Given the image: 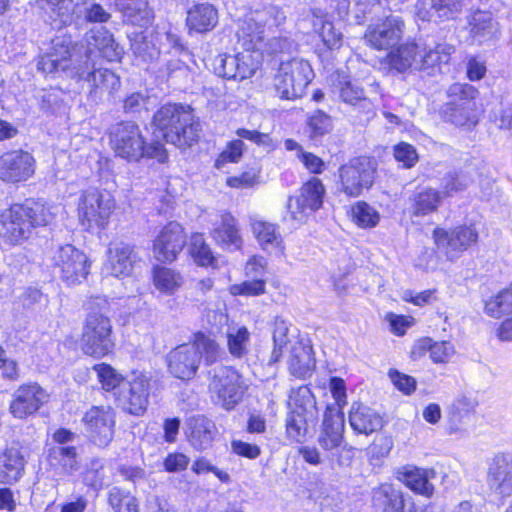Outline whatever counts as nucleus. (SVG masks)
I'll list each match as a JSON object with an SVG mask.
<instances>
[{"label": "nucleus", "instance_id": "nucleus-1", "mask_svg": "<svg viewBox=\"0 0 512 512\" xmlns=\"http://www.w3.org/2000/svg\"><path fill=\"white\" fill-rule=\"evenodd\" d=\"M53 218L43 203L26 200L14 204L0 214V236L11 245L19 244L30 237L34 228L48 225Z\"/></svg>", "mask_w": 512, "mask_h": 512}, {"label": "nucleus", "instance_id": "nucleus-2", "mask_svg": "<svg viewBox=\"0 0 512 512\" xmlns=\"http://www.w3.org/2000/svg\"><path fill=\"white\" fill-rule=\"evenodd\" d=\"M154 134L178 148L190 147L199 138L200 124L189 106L166 104L153 116Z\"/></svg>", "mask_w": 512, "mask_h": 512}, {"label": "nucleus", "instance_id": "nucleus-3", "mask_svg": "<svg viewBox=\"0 0 512 512\" xmlns=\"http://www.w3.org/2000/svg\"><path fill=\"white\" fill-rule=\"evenodd\" d=\"M202 357L207 365H212L220 357V348L210 336L198 332L192 342L178 345L168 353V371L178 379L190 380L196 375Z\"/></svg>", "mask_w": 512, "mask_h": 512}, {"label": "nucleus", "instance_id": "nucleus-4", "mask_svg": "<svg viewBox=\"0 0 512 512\" xmlns=\"http://www.w3.org/2000/svg\"><path fill=\"white\" fill-rule=\"evenodd\" d=\"M110 145L115 154L128 162H139L143 158L156 159L164 163L167 152L160 142L147 143L140 127L133 121H121L110 127Z\"/></svg>", "mask_w": 512, "mask_h": 512}, {"label": "nucleus", "instance_id": "nucleus-5", "mask_svg": "<svg viewBox=\"0 0 512 512\" xmlns=\"http://www.w3.org/2000/svg\"><path fill=\"white\" fill-rule=\"evenodd\" d=\"M209 373L208 387L214 403L227 411L233 410L248 388L242 375L231 366L216 367Z\"/></svg>", "mask_w": 512, "mask_h": 512}, {"label": "nucleus", "instance_id": "nucleus-6", "mask_svg": "<svg viewBox=\"0 0 512 512\" xmlns=\"http://www.w3.org/2000/svg\"><path fill=\"white\" fill-rule=\"evenodd\" d=\"M92 50L85 55L83 65L76 69L79 79L89 85L88 101L99 104L109 101L121 88L120 77L107 68H96L91 60Z\"/></svg>", "mask_w": 512, "mask_h": 512}, {"label": "nucleus", "instance_id": "nucleus-7", "mask_svg": "<svg viewBox=\"0 0 512 512\" xmlns=\"http://www.w3.org/2000/svg\"><path fill=\"white\" fill-rule=\"evenodd\" d=\"M312 78L309 62L294 58L281 62L274 77V87L280 98L294 100L304 95Z\"/></svg>", "mask_w": 512, "mask_h": 512}, {"label": "nucleus", "instance_id": "nucleus-8", "mask_svg": "<svg viewBox=\"0 0 512 512\" xmlns=\"http://www.w3.org/2000/svg\"><path fill=\"white\" fill-rule=\"evenodd\" d=\"M115 207V200L108 191L88 189L79 197L78 217L87 229H103L108 225Z\"/></svg>", "mask_w": 512, "mask_h": 512}, {"label": "nucleus", "instance_id": "nucleus-9", "mask_svg": "<svg viewBox=\"0 0 512 512\" xmlns=\"http://www.w3.org/2000/svg\"><path fill=\"white\" fill-rule=\"evenodd\" d=\"M448 94L452 100L445 106V119L456 126H475L478 122L474 102L477 89L467 83H454L449 87Z\"/></svg>", "mask_w": 512, "mask_h": 512}, {"label": "nucleus", "instance_id": "nucleus-10", "mask_svg": "<svg viewBox=\"0 0 512 512\" xmlns=\"http://www.w3.org/2000/svg\"><path fill=\"white\" fill-rule=\"evenodd\" d=\"M112 324L110 319L97 312L88 314L82 332V349L85 354L100 358L112 351Z\"/></svg>", "mask_w": 512, "mask_h": 512}, {"label": "nucleus", "instance_id": "nucleus-11", "mask_svg": "<svg viewBox=\"0 0 512 512\" xmlns=\"http://www.w3.org/2000/svg\"><path fill=\"white\" fill-rule=\"evenodd\" d=\"M150 389L149 378L134 372L126 377L116 392L115 401L123 411L135 416L143 415L149 403Z\"/></svg>", "mask_w": 512, "mask_h": 512}, {"label": "nucleus", "instance_id": "nucleus-12", "mask_svg": "<svg viewBox=\"0 0 512 512\" xmlns=\"http://www.w3.org/2000/svg\"><path fill=\"white\" fill-rule=\"evenodd\" d=\"M375 165L370 158L357 157L339 168L341 191L351 197L359 196L374 182Z\"/></svg>", "mask_w": 512, "mask_h": 512}, {"label": "nucleus", "instance_id": "nucleus-13", "mask_svg": "<svg viewBox=\"0 0 512 512\" xmlns=\"http://www.w3.org/2000/svg\"><path fill=\"white\" fill-rule=\"evenodd\" d=\"M52 262L55 272L67 285L80 283L88 274L87 256L73 245L60 246Z\"/></svg>", "mask_w": 512, "mask_h": 512}, {"label": "nucleus", "instance_id": "nucleus-14", "mask_svg": "<svg viewBox=\"0 0 512 512\" xmlns=\"http://www.w3.org/2000/svg\"><path fill=\"white\" fill-rule=\"evenodd\" d=\"M116 413L111 406H92L82 418L90 440L98 447H107L114 437Z\"/></svg>", "mask_w": 512, "mask_h": 512}, {"label": "nucleus", "instance_id": "nucleus-15", "mask_svg": "<svg viewBox=\"0 0 512 512\" xmlns=\"http://www.w3.org/2000/svg\"><path fill=\"white\" fill-rule=\"evenodd\" d=\"M318 408L315 399L311 396H303L300 403L286 417V435L296 443H303L309 433V428L315 426L318 420Z\"/></svg>", "mask_w": 512, "mask_h": 512}, {"label": "nucleus", "instance_id": "nucleus-16", "mask_svg": "<svg viewBox=\"0 0 512 512\" xmlns=\"http://www.w3.org/2000/svg\"><path fill=\"white\" fill-rule=\"evenodd\" d=\"M433 237L437 249L444 253L447 259L454 260L477 241L478 234L470 226H458L450 231L437 228L433 232Z\"/></svg>", "mask_w": 512, "mask_h": 512}, {"label": "nucleus", "instance_id": "nucleus-17", "mask_svg": "<svg viewBox=\"0 0 512 512\" xmlns=\"http://www.w3.org/2000/svg\"><path fill=\"white\" fill-rule=\"evenodd\" d=\"M404 22L394 15L368 25L364 40L366 44L377 50H387L395 46L403 36Z\"/></svg>", "mask_w": 512, "mask_h": 512}, {"label": "nucleus", "instance_id": "nucleus-18", "mask_svg": "<svg viewBox=\"0 0 512 512\" xmlns=\"http://www.w3.org/2000/svg\"><path fill=\"white\" fill-rule=\"evenodd\" d=\"M48 400L49 394L38 383L23 384L14 391L9 411L15 418L25 419L35 414Z\"/></svg>", "mask_w": 512, "mask_h": 512}, {"label": "nucleus", "instance_id": "nucleus-19", "mask_svg": "<svg viewBox=\"0 0 512 512\" xmlns=\"http://www.w3.org/2000/svg\"><path fill=\"white\" fill-rule=\"evenodd\" d=\"M213 68L220 77L241 81L255 73L257 62L250 52L244 50L235 55H218L213 61Z\"/></svg>", "mask_w": 512, "mask_h": 512}, {"label": "nucleus", "instance_id": "nucleus-20", "mask_svg": "<svg viewBox=\"0 0 512 512\" xmlns=\"http://www.w3.org/2000/svg\"><path fill=\"white\" fill-rule=\"evenodd\" d=\"M186 244L184 228L176 221L166 224L153 242V253L157 260L174 261Z\"/></svg>", "mask_w": 512, "mask_h": 512}, {"label": "nucleus", "instance_id": "nucleus-21", "mask_svg": "<svg viewBox=\"0 0 512 512\" xmlns=\"http://www.w3.org/2000/svg\"><path fill=\"white\" fill-rule=\"evenodd\" d=\"M35 160L23 150L5 152L0 156V180L8 183L26 181L34 173Z\"/></svg>", "mask_w": 512, "mask_h": 512}, {"label": "nucleus", "instance_id": "nucleus-22", "mask_svg": "<svg viewBox=\"0 0 512 512\" xmlns=\"http://www.w3.org/2000/svg\"><path fill=\"white\" fill-rule=\"evenodd\" d=\"M324 195L325 188L321 180L316 177L311 178L301 187L300 194L297 197L289 199L288 209L292 217L298 220L300 219L299 214L320 209Z\"/></svg>", "mask_w": 512, "mask_h": 512}, {"label": "nucleus", "instance_id": "nucleus-23", "mask_svg": "<svg viewBox=\"0 0 512 512\" xmlns=\"http://www.w3.org/2000/svg\"><path fill=\"white\" fill-rule=\"evenodd\" d=\"M344 417L333 406L328 405L324 411L322 428L318 437L320 447L327 451L335 450L344 443Z\"/></svg>", "mask_w": 512, "mask_h": 512}, {"label": "nucleus", "instance_id": "nucleus-24", "mask_svg": "<svg viewBox=\"0 0 512 512\" xmlns=\"http://www.w3.org/2000/svg\"><path fill=\"white\" fill-rule=\"evenodd\" d=\"M453 51L454 47L447 43H437L434 46H420L415 71L419 72L422 77L441 73L442 65L449 62Z\"/></svg>", "mask_w": 512, "mask_h": 512}, {"label": "nucleus", "instance_id": "nucleus-25", "mask_svg": "<svg viewBox=\"0 0 512 512\" xmlns=\"http://www.w3.org/2000/svg\"><path fill=\"white\" fill-rule=\"evenodd\" d=\"M487 485L496 496H512V464L505 457L497 456L493 459L487 472Z\"/></svg>", "mask_w": 512, "mask_h": 512}, {"label": "nucleus", "instance_id": "nucleus-26", "mask_svg": "<svg viewBox=\"0 0 512 512\" xmlns=\"http://www.w3.org/2000/svg\"><path fill=\"white\" fill-rule=\"evenodd\" d=\"M185 427L189 442L198 450L210 447L217 434L215 423L204 415L187 418Z\"/></svg>", "mask_w": 512, "mask_h": 512}, {"label": "nucleus", "instance_id": "nucleus-27", "mask_svg": "<svg viewBox=\"0 0 512 512\" xmlns=\"http://www.w3.org/2000/svg\"><path fill=\"white\" fill-rule=\"evenodd\" d=\"M467 5V0H430V8L419 7L417 17L428 22H444L456 19Z\"/></svg>", "mask_w": 512, "mask_h": 512}, {"label": "nucleus", "instance_id": "nucleus-28", "mask_svg": "<svg viewBox=\"0 0 512 512\" xmlns=\"http://www.w3.org/2000/svg\"><path fill=\"white\" fill-rule=\"evenodd\" d=\"M348 421L355 433L366 436L381 430L384 426L381 415L362 403L352 404Z\"/></svg>", "mask_w": 512, "mask_h": 512}, {"label": "nucleus", "instance_id": "nucleus-29", "mask_svg": "<svg viewBox=\"0 0 512 512\" xmlns=\"http://www.w3.org/2000/svg\"><path fill=\"white\" fill-rule=\"evenodd\" d=\"M372 504L380 512H412V504L408 506L403 493L390 484L373 489Z\"/></svg>", "mask_w": 512, "mask_h": 512}, {"label": "nucleus", "instance_id": "nucleus-30", "mask_svg": "<svg viewBox=\"0 0 512 512\" xmlns=\"http://www.w3.org/2000/svg\"><path fill=\"white\" fill-rule=\"evenodd\" d=\"M252 12L247 13L239 20L237 38L238 44L247 52H257L263 44L266 30L260 23H254Z\"/></svg>", "mask_w": 512, "mask_h": 512}, {"label": "nucleus", "instance_id": "nucleus-31", "mask_svg": "<svg viewBox=\"0 0 512 512\" xmlns=\"http://www.w3.org/2000/svg\"><path fill=\"white\" fill-rule=\"evenodd\" d=\"M420 45L415 42H407L390 50L386 56V63L391 70L398 73H413L417 66Z\"/></svg>", "mask_w": 512, "mask_h": 512}, {"label": "nucleus", "instance_id": "nucleus-32", "mask_svg": "<svg viewBox=\"0 0 512 512\" xmlns=\"http://www.w3.org/2000/svg\"><path fill=\"white\" fill-rule=\"evenodd\" d=\"M218 23V11L209 3H199L189 8L186 25L190 30L206 33L214 29Z\"/></svg>", "mask_w": 512, "mask_h": 512}, {"label": "nucleus", "instance_id": "nucleus-33", "mask_svg": "<svg viewBox=\"0 0 512 512\" xmlns=\"http://www.w3.org/2000/svg\"><path fill=\"white\" fill-rule=\"evenodd\" d=\"M135 261L136 254L133 248L120 243L109 248L106 268L115 277L127 276L131 273Z\"/></svg>", "mask_w": 512, "mask_h": 512}, {"label": "nucleus", "instance_id": "nucleus-34", "mask_svg": "<svg viewBox=\"0 0 512 512\" xmlns=\"http://www.w3.org/2000/svg\"><path fill=\"white\" fill-rule=\"evenodd\" d=\"M24 457L15 448L6 449L0 454V484L13 485L23 476Z\"/></svg>", "mask_w": 512, "mask_h": 512}, {"label": "nucleus", "instance_id": "nucleus-35", "mask_svg": "<svg viewBox=\"0 0 512 512\" xmlns=\"http://www.w3.org/2000/svg\"><path fill=\"white\" fill-rule=\"evenodd\" d=\"M315 368V358L310 345L297 343L291 349L288 360L290 373L297 378H306Z\"/></svg>", "mask_w": 512, "mask_h": 512}, {"label": "nucleus", "instance_id": "nucleus-36", "mask_svg": "<svg viewBox=\"0 0 512 512\" xmlns=\"http://www.w3.org/2000/svg\"><path fill=\"white\" fill-rule=\"evenodd\" d=\"M436 477L434 469H422L418 467L408 468L402 473L403 483L417 494L427 498L434 494V486L431 480Z\"/></svg>", "mask_w": 512, "mask_h": 512}, {"label": "nucleus", "instance_id": "nucleus-37", "mask_svg": "<svg viewBox=\"0 0 512 512\" xmlns=\"http://www.w3.org/2000/svg\"><path fill=\"white\" fill-rule=\"evenodd\" d=\"M469 33L474 42L483 43L493 39L498 33V23L487 11H476L469 22Z\"/></svg>", "mask_w": 512, "mask_h": 512}, {"label": "nucleus", "instance_id": "nucleus-38", "mask_svg": "<svg viewBox=\"0 0 512 512\" xmlns=\"http://www.w3.org/2000/svg\"><path fill=\"white\" fill-rule=\"evenodd\" d=\"M212 236L218 244L223 246H233L235 249H239L242 245L237 221L230 213L221 215L220 222L212 231Z\"/></svg>", "mask_w": 512, "mask_h": 512}, {"label": "nucleus", "instance_id": "nucleus-39", "mask_svg": "<svg viewBox=\"0 0 512 512\" xmlns=\"http://www.w3.org/2000/svg\"><path fill=\"white\" fill-rule=\"evenodd\" d=\"M411 212L415 216H424L437 210L441 201L442 195L439 191L426 188L411 198Z\"/></svg>", "mask_w": 512, "mask_h": 512}, {"label": "nucleus", "instance_id": "nucleus-40", "mask_svg": "<svg viewBox=\"0 0 512 512\" xmlns=\"http://www.w3.org/2000/svg\"><path fill=\"white\" fill-rule=\"evenodd\" d=\"M251 227L262 249L281 246L283 239L277 225L263 220H254Z\"/></svg>", "mask_w": 512, "mask_h": 512}, {"label": "nucleus", "instance_id": "nucleus-41", "mask_svg": "<svg viewBox=\"0 0 512 512\" xmlns=\"http://www.w3.org/2000/svg\"><path fill=\"white\" fill-rule=\"evenodd\" d=\"M189 75V66L184 61L177 58L176 55L164 57L158 70L159 77L165 78L167 81H173L174 83L185 81L188 79Z\"/></svg>", "mask_w": 512, "mask_h": 512}, {"label": "nucleus", "instance_id": "nucleus-42", "mask_svg": "<svg viewBox=\"0 0 512 512\" xmlns=\"http://www.w3.org/2000/svg\"><path fill=\"white\" fill-rule=\"evenodd\" d=\"M254 16V23L258 21L266 31H272L274 28L280 27L286 21V14L279 6L269 4L251 11Z\"/></svg>", "mask_w": 512, "mask_h": 512}, {"label": "nucleus", "instance_id": "nucleus-43", "mask_svg": "<svg viewBox=\"0 0 512 512\" xmlns=\"http://www.w3.org/2000/svg\"><path fill=\"white\" fill-rule=\"evenodd\" d=\"M485 312L493 318H500L512 313V284L485 301Z\"/></svg>", "mask_w": 512, "mask_h": 512}, {"label": "nucleus", "instance_id": "nucleus-44", "mask_svg": "<svg viewBox=\"0 0 512 512\" xmlns=\"http://www.w3.org/2000/svg\"><path fill=\"white\" fill-rule=\"evenodd\" d=\"M153 279L155 287L166 294H173L183 284V277L178 272L166 267L155 268Z\"/></svg>", "mask_w": 512, "mask_h": 512}, {"label": "nucleus", "instance_id": "nucleus-45", "mask_svg": "<svg viewBox=\"0 0 512 512\" xmlns=\"http://www.w3.org/2000/svg\"><path fill=\"white\" fill-rule=\"evenodd\" d=\"M189 251L194 261L200 266H214L216 263L211 248L200 233L191 236Z\"/></svg>", "mask_w": 512, "mask_h": 512}, {"label": "nucleus", "instance_id": "nucleus-46", "mask_svg": "<svg viewBox=\"0 0 512 512\" xmlns=\"http://www.w3.org/2000/svg\"><path fill=\"white\" fill-rule=\"evenodd\" d=\"M48 457L52 463L57 462L68 473L79 468L74 446H54L49 449Z\"/></svg>", "mask_w": 512, "mask_h": 512}, {"label": "nucleus", "instance_id": "nucleus-47", "mask_svg": "<svg viewBox=\"0 0 512 512\" xmlns=\"http://www.w3.org/2000/svg\"><path fill=\"white\" fill-rule=\"evenodd\" d=\"M75 8L77 13L89 23H106L111 18V14L94 0H82L75 5Z\"/></svg>", "mask_w": 512, "mask_h": 512}, {"label": "nucleus", "instance_id": "nucleus-48", "mask_svg": "<svg viewBox=\"0 0 512 512\" xmlns=\"http://www.w3.org/2000/svg\"><path fill=\"white\" fill-rule=\"evenodd\" d=\"M124 15L134 25L145 26L153 18V12L146 0H129Z\"/></svg>", "mask_w": 512, "mask_h": 512}, {"label": "nucleus", "instance_id": "nucleus-49", "mask_svg": "<svg viewBox=\"0 0 512 512\" xmlns=\"http://www.w3.org/2000/svg\"><path fill=\"white\" fill-rule=\"evenodd\" d=\"M472 182L473 178L468 169L448 172L442 179L443 194L451 196L465 190Z\"/></svg>", "mask_w": 512, "mask_h": 512}, {"label": "nucleus", "instance_id": "nucleus-50", "mask_svg": "<svg viewBox=\"0 0 512 512\" xmlns=\"http://www.w3.org/2000/svg\"><path fill=\"white\" fill-rule=\"evenodd\" d=\"M93 369L97 372L98 379L103 388L106 391H112L115 397L116 392L121 389L122 384L126 381V377H123L112 366L106 363L97 364Z\"/></svg>", "mask_w": 512, "mask_h": 512}, {"label": "nucleus", "instance_id": "nucleus-51", "mask_svg": "<svg viewBox=\"0 0 512 512\" xmlns=\"http://www.w3.org/2000/svg\"><path fill=\"white\" fill-rule=\"evenodd\" d=\"M331 117L322 110L315 111L307 121L306 132L311 140H318L332 130Z\"/></svg>", "mask_w": 512, "mask_h": 512}, {"label": "nucleus", "instance_id": "nucleus-52", "mask_svg": "<svg viewBox=\"0 0 512 512\" xmlns=\"http://www.w3.org/2000/svg\"><path fill=\"white\" fill-rule=\"evenodd\" d=\"M352 218L359 227L372 228L378 224L380 215L372 206L359 201L352 207Z\"/></svg>", "mask_w": 512, "mask_h": 512}, {"label": "nucleus", "instance_id": "nucleus-53", "mask_svg": "<svg viewBox=\"0 0 512 512\" xmlns=\"http://www.w3.org/2000/svg\"><path fill=\"white\" fill-rule=\"evenodd\" d=\"M339 95L343 102L349 105L362 104L363 106H366L367 104H370L365 95L364 89L353 81L340 82Z\"/></svg>", "mask_w": 512, "mask_h": 512}, {"label": "nucleus", "instance_id": "nucleus-54", "mask_svg": "<svg viewBox=\"0 0 512 512\" xmlns=\"http://www.w3.org/2000/svg\"><path fill=\"white\" fill-rule=\"evenodd\" d=\"M108 500L115 512H139L137 499L119 488L110 490Z\"/></svg>", "mask_w": 512, "mask_h": 512}, {"label": "nucleus", "instance_id": "nucleus-55", "mask_svg": "<svg viewBox=\"0 0 512 512\" xmlns=\"http://www.w3.org/2000/svg\"><path fill=\"white\" fill-rule=\"evenodd\" d=\"M288 332V323L281 317H276L274 321V349L271 355V362H277L282 356V348L285 347L289 342Z\"/></svg>", "mask_w": 512, "mask_h": 512}, {"label": "nucleus", "instance_id": "nucleus-56", "mask_svg": "<svg viewBox=\"0 0 512 512\" xmlns=\"http://www.w3.org/2000/svg\"><path fill=\"white\" fill-rule=\"evenodd\" d=\"M249 332L246 327L231 329L227 334L229 352L234 357H242L247 352Z\"/></svg>", "mask_w": 512, "mask_h": 512}, {"label": "nucleus", "instance_id": "nucleus-57", "mask_svg": "<svg viewBox=\"0 0 512 512\" xmlns=\"http://www.w3.org/2000/svg\"><path fill=\"white\" fill-rule=\"evenodd\" d=\"M260 169L251 167L243 171L240 175L231 176L226 179V184L231 188L246 189L259 183Z\"/></svg>", "mask_w": 512, "mask_h": 512}, {"label": "nucleus", "instance_id": "nucleus-58", "mask_svg": "<svg viewBox=\"0 0 512 512\" xmlns=\"http://www.w3.org/2000/svg\"><path fill=\"white\" fill-rule=\"evenodd\" d=\"M229 290L234 296H259L266 292V281L264 279L243 281L230 286Z\"/></svg>", "mask_w": 512, "mask_h": 512}, {"label": "nucleus", "instance_id": "nucleus-59", "mask_svg": "<svg viewBox=\"0 0 512 512\" xmlns=\"http://www.w3.org/2000/svg\"><path fill=\"white\" fill-rule=\"evenodd\" d=\"M245 144L242 140H232L226 148L221 152L215 161L216 168H221L226 163H237L243 155Z\"/></svg>", "mask_w": 512, "mask_h": 512}, {"label": "nucleus", "instance_id": "nucleus-60", "mask_svg": "<svg viewBox=\"0 0 512 512\" xmlns=\"http://www.w3.org/2000/svg\"><path fill=\"white\" fill-rule=\"evenodd\" d=\"M149 96L141 92H133L123 100V111L129 115H137L142 111H147Z\"/></svg>", "mask_w": 512, "mask_h": 512}, {"label": "nucleus", "instance_id": "nucleus-61", "mask_svg": "<svg viewBox=\"0 0 512 512\" xmlns=\"http://www.w3.org/2000/svg\"><path fill=\"white\" fill-rule=\"evenodd\" d=\"M319 36L329 49H338L342 45V33L337 31L333 23L323 21Z\"/></svg>", "mask_w": 512, "mask_h": 512}, {"label": "nucleus", "instance_id": "nucleus-62", "mask_svg": "<svg viewBox=\"0 0 512 512\" xmlns=\"http://www.w3.org/2000/svg\"><path fill=\"white\" fill-rule=\"evenodd\" d=\"M394 156L398 162L403 164L405 168H411L418 161V154L415 148L407 143H400L395 146Z\"/></svg>", "mask_w": 512, "mask_h": 512}, {"label": "nucleus", "instance_id": "nucleus-63", "mask_svg": "<svg viewBox=\"0 0 512 512\" xmlns=\"http://www.w3.org/2000/svg\"><path fill=\"white\" fill-rule=\"evenodd\" d=\"M51 52H49L53 57H57L59 62H64L68 64V68L70 67V58H71V49H72V41L68 38L57 37L52 41Z\"/></svg>", "mask_w": 512, "mask_h": 512}, {"label": "nucleus", "instance_id": "nucleus-64", "mask_svg": "<svg viewBox=\"0 0 512 512\" xmlns=\"http://www.w3.org/2000/svg\"><path fill=\"white\" fill-rule=\"evenodd\" d=\"M429 352L435 363H444L454 353V348L448 341L434 342L429 346Z\"/></svg>", "mask_w": 512, "mask_h": 512}]
</instances>
